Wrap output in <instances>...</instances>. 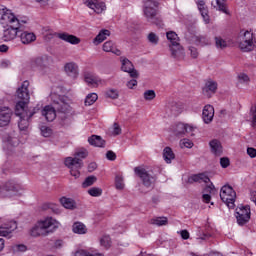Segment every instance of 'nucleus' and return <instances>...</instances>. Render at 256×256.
Returning <instances> with one entry per match:
<instances>
[{"label":"nucleus","instance_id":"f257e3e1","mask_svg":"<svg viewBox=\"0 0 256 256\" xmlns=\"http://www.w3.org/2000/svg\"><path fill=\"white\" fill-rule=\"evenodd\" d=\"M52 106H45L41 111L46 121H55V117H59L61 121L69 119L71 115V105H69V98L55 93L50 95Z\"/></svg>","mask_w":256,"mask_h":256},{"label":"nucleus","instance_id":"f03ea898","mask_svg":"<svg viewBox=\"0 0 256 256\" xmlns=\"http://www.w3.org/2000/svg\"><path fill=\"white\" fill-rule=\"evenodd\" d=\"M0 11H2V21L8 24L7 28L3 31L2 39L4 41H13V39L17 37L18 33L25 31V23H27V21H19L17 16L6 7L0 8Z\"/></svg>","mask_w":256,"mask_h":256},{"label":"nucleus","instance_id":"7ed1b4c3","mask_svg":"<svg viewBox=\"0 0 256 256\" xmlns=\"http://www.w3.org/2000/svg\"><path fill=\"white\" fill-rule=\"evenodd\" d=\"M55 229H59V223L52 217H48L42 221L37 222L30 230L31 237H47L53 233Z\"/></svg>","mask_w":256,"mask_h":256},{"label":"nucleus","instance_id":"20e7f679","mask_svg":"<svg viewBox=\"0 0 256 256\" xmlns=\"http://www.w3.org/2000/svg\"><path fill=\"white\" fill-rule=\"evenodd\" d=\"M41 107H34L33 110L25 109V103L20 102L16 104L15 107V115L20 117V121L18 123V127L20 131H27L29 128V119L35 115L38 111H40Z\"/></svg>","mask_w":256,"mask_h":256},{"label":"nucleus","instance_id":"39448f33","mask_svg":"<svg viewBox=\"0 0 256 256\" xmlns=\"http://www.w3.org/2000/svg\"><path fill=\"white\" fill-rule=\"evenodd\" d=\"M159 3L153 0H146L144 3V17H146L148 23L156 25V27H163V20L158 16L157 10Z\"/></svg>","mask_w":256,"mask_h":256},{"label":"nucleus","instance_id":"423d86ee","mask_svg":"<svg viewBox=\"0 0 256 256\" xmlns=\"http://www.w3.org/2000/svg\"><path fill=\"white\" fill-rule=\"evenodd\" d=\"M237 197V193L233 190V187L230 185H224L220 190V198L228 207V209L235 208V199Z\"/></svg>","mask_w":256,"mask_h":256},{"label":"nucleus","instance_id":"0eeeda50","mask_svg":"<svg viewBox=\"0 0 256 256\" xmlns=\"http://www.w3.org/2000/svg\"><path fill=\"white\" fill-rule=\"evenodd\" d=\"M238 43H239V49L243 53H249V51H253L254 45H253V33L246 31L243 33V35H240L238 37Z\"/></svg>","mask_w":256,"mask_h":256},{"label":"nucleus","instance_id":"6e6552de","mask_svg":"<svg viewBox=\"0 0 256 256\" xmlns=\"http://www.w3.org/2000/svg\"><path fill=\"white\" fill-rule=\"evenodd\" d=\"M65 165L66 167L70 168V175L75 177V179H79V176L81 175L79 169L83 167V160L79 158L67 157L65 159Z\"/></svg>","mask_w":256,"mask_h":256},{"label":"nucleus","instance_id":"1a4fd4ad","mask_svg":"<svg viewBox=\"0 0 256 256\" xmlns=\"http://www.w3.org/2000/svg\"><path fill=\"white\" fill-rule=\"evenodd\" d=\"M236 219L238 225H245L251 219V208L249 206H240L236 208Z\"/></svg>","mask_w":256,"mask_h":256},{"label":"nucleus","instance_id":"9d476101","mask_svg":"<svg viewBox=\"0 0 256 256\" xmlns=\"http://www.w3.org/2000/svg\"><path fill=\"white\" fill-rule=\"evenodd\" d=\"M134 173H136V175L140 177L145 187H153V185L155 184V177L149 175L145 168L136 167L134 168Z\"/></svg>","mask_w":256,"mask_h":256},{"label":"nucleus","instance_id":"9b49d317","mask_svg":"<svg viewBox=\"0 0 256 256\" xmlns=\"http://www.w3.org/2000/svg\"><path fill=\"white\" fill-rule=\"evenodd\" d=\"M16 95L18 97V99H21L22 101H19L18 103H24V109H28L27 108V103H29V81H24L21 85V87H19L17 89Z\"/></svg>","mask_w":256,"mask_h":256},{"label":"nucleus","instance_id":"f8f14e48","mask_svg":"<svg viewBox=\"0 0 256 256\" xmlns=\"http://www.w3.org/2000/svg\"><path fill=\"white\" fill-rule=\"evenodd\" d=\"M121 69L124 73H129L130 77L133 79H137L139 77V72L135 70V66H133V62L128 60L125 57H120Z\"/></svg>","mask_w":256,"mask_h":256},{"label":"nucleus","instance_id":"ddd939ff","mask_svg":"<svg viewBox=\"0 0 256 256\" xmlns=\"http://www.w3.org/2000/svg\"><path fill=\"white\" fill-rule=\"evenodd\" d=\"M13 110L7 106L0 107V127H7L11 123Z\"/></svg>","mask_w":256,"mask_h":256},{"label":"nucleus","instance_id":"4468645a","mask_svg":"<svg viewBox=\"0 0 256 256\" xmlns=\"http://www.w3.org/2000/svg\"><path fill=\"white\" fill-rule=\"evenodd\" d=\"M172 131L174 135L181 137L185 135V133H193V131H195V127L189 124L177 123L172 127Z\"/></svg>","mask_w":256,"mask_h":256},{"label":"nucleus","instance_id":"2eb2a0df","mask_svg":"<svg viewBox=\"0 0 256 256\" xmlns=\"http://www.w3.org/2000/svg\"><path fill=\"white\" fill-rule=\"evenodd\" d=\"M64 71L67 75V77H70V79H77L79 77V65L75 62H68L64 65Z\"/></svg>","mask_w":256,"mask_h":256},{"label":"nucleus","instance_id":"dca6fc26","mask_svg":"<svg viewBox=\"0 0 256 256\" xmlns=\"http://www.w3.org/2000/svg\"><path fill=\"white\" fill-rule=\"evenodd\" d=\"M17 229V222L10 221L8 224H2L0 226V237L11 238V233Z\"/></svg>","mask_w":256,"mask_h":256},{"label":"nucleus","instance_id":"f3484780","mask_svg":"<svg viewBox=\"0 0 256 256\" xmlns=\"http://www.w3.org/2000/svg\"><path fill=\"white\" fill-rule=\"evenodd\" d=\"M85 5L89 7V9H93L95 13H103L107 9L105 2H101L99 0H86Z\"/></svg>","mask_w":256,"mask_h":256},{"label":"nucleus","instance_id":"a211bd4d","mask_svg":"<svg viewBox=\"0 0 256 256\" xmlns=\"http://www.w3.org/2000/svg\"><path fill=\"white\" fill-rule=\"evenodd\" d=\"M191 41L198 47H207L211 45V38L207 35H194L192 36Z\"/></svg>","mask_w":256,"mask_h":256},{"label":"nucleus","instance_id":"6ab92c4d","mask_svg":"<svg viewBox=\"0 0 256 256\" xmlns=\"http://www.w3.org/2000/svg\"><path fill=\"white\" fill-rule=\"evenodd\" d=\"M213 117H215V108L212 105H206L202 111V119L204 123H211L213 121Z\"/></svg>","mask_w":256,"mask_h":256},{"label":"nucleus","instance_id":"aec40b11","mask_svg":"<svg viewBox=\"0 0 256 256\" xmlns=\"http://www.w3.org/2000/svg\"><path fill=\"white\" fill-rule=\"evenodd\" d=\"M32 69H37L38 71H43L47 68V57L39 56L31 60Z\"/></svg>","mask_w":256,"mask_h":256},{"label":"nucleus","instance_id":"412c9836","mask_svg":"<svg viewBox=\"0 0 256 256\" xmlns=\"http://www.w3.org/2000/svg\"><path fill=\"white\" fill-rule=\"evenodd\" d=\"M217 91V82L215 81H208L206 82L204 88L202 89V93L203 95H205V97L211 98L212 95H215Z\"/></svg>","mask_w":256,"mask_h":256},{"label":"nucleus","instance_id":"4be33fe9","mask_svg":"<svg viewBox=\"0 0 256 256\" xmlns=\"http://www.w3.org/2000/svg\"><path fill=\"white\" fill-rule=\"evenodd\" d=\"M103 51L105 53H113L114 55H117V57H121L122 52L117 48V45L113 41H107L103 44Z\"/></svg>","mask_w":256,"mask_h":256},{"label":"nucleus","instance_id":"5701e85b","mask_svg":"<svg viewBox=\"0 0 256 256\" xmlns=\"http://www.w3.org/2000/svg\"><path fill=\"white\" fill-rule=\"evenodd\" d=\"M209 146L211 148V152L216 157H221L223 155V146L221 145V142L217 139L211 140L209 142Z\"/></svg>","mask_w":256,"mask_h":256},{"label":"nucleus","instance_id":"b1692460","mask_svg":"<svg viewBox=\"0 0 256 256\" xmlns=\"http://www.w3.org/2000/svg\"><path fill=\"white\" fill-rule=\"evenodd\" d=\"M170 51L173 59H183V57H185V50H183V46L181 44L170 46Z\"/></svg>","mask_w":256,"mask_h":256},{"label":"nucleus","instance_id":"393cba45","mask_svg":"<svg viewBox=\"0 0 256 256\" xmlns=\"http://www.w3.org/2000/svg\"><path fill=\"white\" fill-rule=\"evenodd\" d=\"M58 38L62 41H66V43H71V45H79V43H81V39L69 33H59Z\"/></svg>","mask_w":256,"mask_h":256},{"label":"nucleus","instance_id":"a878e982","mask_svg":"<svg viewBox=\"0 0 256 256\" xmlns=\"http://www.w3.org/2000/svg\"><path fill=\"white\" fill-rule=\"evenodd\" d=\"M20 39L23 45H29V43H33L37 39V36L33 32L24 31L20 34Z\"/></svg>","mask_w":256,"mask_h":256},{"label":"nucleus","instance_id":"bb28decb","mask_svg":"<svg viewBox=\"0 0 256 256\" xmlns=\"http://www.w3.org/2000/svg\"><path fill=\"white\" fill-rule=\"evenodd\" d=\"M189 183H210L209 179L205 173L195 174L188 179Z\"/></svg>","mask_w":256,"mask_h":256},{"label":"nucleus","instance_id":"cd10ccee","mask_svg":"<svg viewBox=\"0 0 256 256\" xmlns=\"http://www.w3.org/2000/svg\"><path fill=\"white\" fill-rule=\"evenodd\" d=\"M88 143H90L93 147H105V140L98 135H92L89 137Z\"/></svg>","mask_w":256,"mask_h":256},{"label":"nucleus","instance_id":"c85d7f7f","mask_svg":"<svg viewBox=\"0 0 256 256\" xmlns=\"http://www.w3.org/2000/svg\"><path fill=\"white\" fill-rule=\"evenodd\" d=\"M168 109H169L171 115L177 116L183 112V104L177 103V102H172L168 105Z\"/></svg>","mask_w":256,"mask_h":256},{"label":"nucleus","instance_id":"c756f323","mask_svg":"<svg viewBox=\"0 0 256 256\" xmlns=\"http://www.w3.org/2000/svg\"><path fill=\"white\" fill-rule=\"evenodd\" d=\"M60 203L62 206H64L65 209H77V203L71 198L62 197L60 199Z\"/></svg>","mask_w":256,"mask_h":256},{"label":"nucleus","instance_id":"7c9ffc66","mask_svg":"<svg viewBox=\"0 0 256 256\" xmlns=\"http://www.w3.org/2000/svg\"><path fill=\"white\" fill-rule=\"evenodd\" d=\"M109 35H111V32L109 30L100 31L99 34L94 39V44L99 45L100 43H103V41L107 39Z\"/></svg>","mask_w":256,"mask_h":256},{"label":"nucleus","instance_id":"2f4dec72","mask_svg":"<svg viewBox=\"0 0 256 256\" xmlns=\"http://www.w3.org/2000/svg\"><path fill=\"white\" fill-rule=\"evenodd\" d=\"M73 232L78 233V235H85L87 233V227L81 222H76L73 224Z\"/></svg>","mask_w":256,"mask_h":256},{"label":"nucleus","instance_id":"473e14b6","mask_svg":"<svg viewBox=\"0 0 256 256\" xmlns=\"http://www.w3.org/2000/svg\"><path fill=\"white\" fill-rule=\"evenodd\" d=\"M151 225H157V227H163L169 223L167 217H155L150 220Z\"/></svg>","mask_w":256,"mask_h":256},{"label":"nucleus","instance_id":"72a5a7b5","mask_svg":"<svg viewBox=\"0 0 256 256\" xmlns=\"http://www.w3.org/2000/svg\"><path fill=\"white\" fill-rule=\"evenodd\" d=\"M163 157L166 163H171V161L175 159V153H173V150L171 149V147L164 148Z\"/></svg>","mask_w":256,"mask_h":256},{"label":"nucleus","instance_id":"f704fd0d","mask_svg":"<svg viewBox=\"0 0 256 256\" xmlns=\"http://www.w3.org/2000/svg\"><path fill=\"white\" fill-rule=\"evenodd\" d=\"M214 9L225 13V15H229V10L227 9V4H225V0H216V5H214Z\"/></svg>","mask_w":256,"mask_h":256},{"label":"nucleus","instance_id":"c9c22d12","mask_svg":"<svg viewBox=\"0 0 256 256\" xmlns=\"http://www.w3.org/2000/svg\"><path fill=\"white\" fill-rule=\"evenodd\" d=\"M84 80L85 83H87V85H89L90 87H97V78L95 77V75L91 73H86L84 75Z\"/></svg>","mask_w":256,"mask_h":256},{"label":"nucleus","instance_id":"e433bc0d","mask_svg":"<svg viewBox=\"0 0 256 256\" xmlns=\"http://www.w3.org/2000/svg\"><path fill=\"white\" fill-rule=\"evenodd\" d=\"M166 37H167L168 41H170V43H171L170 46L179 45V36L177 35V33L173 32V31L167 32Z\"/></svg>","mask_w":256,"mask_h":256},{"label":"nucleus","instance_id":"4c0bfd02","mask_svg":"<svg viewBox=\"0 0 256 256\" xmlns=\"http://www.w3.org/2000/svg\"><path fill=\"white\" fill-rule=\"evenodd\" d=\"M215 45L218 49H227V41L221 38V36L214 37Z\"/></svg>","mask_w":256,"mask_h":256},{"label":"nucleus","instance_id":"58836bf2","mask_svg":"<svg viewBox=\"0 0 256 256\" xmlns=\"http://www.w3.org/2000/svg\"><path fill=\"white\" fill-rule=\"evenodd\" d=\"M97 99H99V96H97V93H91L86 96L84 103L86 106L89 107V106L93 105V103H95V101H97Z\"/></svg>","mask_w":256,"mask_h":256},{"label":"nucleus","instance_id":"ea45409f","mask_svg":"<svg viewBox=\"0 0 256 256\" xmlns=\"http://www.w3.org/2000/svg\"><path fill=\"white\" fill-rule=\"evenodd\" d=\"M27 246L25 244H15L12 246V253H25Z\"/></svg>","mask_w":256,"mask_h":256},{"label":"nucleus","instance_id":"a19ab883","mask_svg":"<svg viewBox=\"0 0 256 256\" xmlns=\"http://www.w3.org/2000/svg\"><path fill=\"white\" fill-rule=\"evenodd\" d=\"M95 181H97V177L95 176H89L87 177L84 182L82 183V187L84 189H86V187H91V185H93V183H95Z\"/></svg>","mask_w":256,"mask_h":256},{"label":"nucleus","instance_id":"79ce46f5","mask_svg":"<svg viewBox=\"0 0 256 256\" xmlns=\"http://www.w3.org/2000/svg\"><path fill=\"white\" fill-rule=\"evenodd\" d=\"M44 209H50L56 215H59V213H61V210L59 209V206L56 205V204H53V203L45 204Z\"/></svg>","mask_w":256,"mask_h":256},{"label":"nucleus","instance_id":"37998d69","mask_svg":"<svg viewBox=\"0 0 256 256\" xmlns=\"http://www.w3.org/2000/svg\"><path fill=\"white\" fill-rule=\"evenodd\" d=\"M108 99H118L119 98V91L115 89H109L105 93Z\"/></svg>","mask_w":256,"mask_h":256},{"label":"nucleus","instance_id":"c03bdc74","mask_svg":"<svg viewBox=\"0 0 256 256\" xmlns=\"http://www.w3.org/2000/svg\"><path fill=\"white\" fill-rule=\"evenodd\" d=\"M147 39L152 45H157L159 43V36L153 32L148 34Z\"/></svg>","mask_w":256,"mask_h":256},{"label":"nucleus","instance_id":"a18cd8bd","mask_svg":"<svg viewBox=\"0 0 256 256\" xmlns=\"http://www.w3.org/2000/svg\"><path fill=\"white\" fill-rule=\"evenodd\" d=\"M100 244L102 247H105V249H109V247H111V237L103 236L100 239Z\"/></svg>","mask_w":256,"mask_h":256},{"label":"nucleus","instance_id":"49530a36","mask_svg":"<svg viewBox=\"0 0 256 256\" xmlns=\"http://www.w3.org/2000/svg\"><path fill=\"white\" fill-rule=\"evenodd\" d=\"M6 142L8 143V145H11L12 147H17V145H19V139L17 137H13V136H7L5 138Z\"/></svg>","mask_w":256,"mask_h":256},{"label":"nucleus","instance_id":"de8ad7c7","mask_svg":"<svg viewBox=\"0 0 256 256\" xmlns=\"http://www.w3.org/2000/svg\"><path fill=\"white\" fill-rule=\"evenodd\" d=\"M88 193L91 195V197H100V195L103 193V190L101 188L93 187L88 190Z\"/></svg>","mask_w":256,"mask_h":256},{"label":"nucleus","instance_id":"09e8293b","mask_svg":"<svg viewBox=\"0 0 256 256\" xmlns=\"http://www.w3.org/2000/svg\"><path fill=\"white\" fill-rule=\"evenodd\" d=\"M115 185H116V189H119V190L124 189L125 184L123 183V177L122 176L117 175L115 177Z\"/></svg>","mask_w":256,"mask_h":256},{"label":"nucleus","instance_id":"8fccbe9b","mask_svg":"<svg viewBox=\"0 0 256 256\" xmlns=\"http://www.w3.org/2000/svg\"><path fill=\"white\" fill-rule=\"evenodd\" d=\"M180 147H181V149H184V147L186 149H191V147H193V142L189 139H182L180 141Z\"/></svg>","mask_w":256,"mask_h":256},{"label":"nucleus","instance_id":"3c124183","mask_svg":"<svg viewBox=\"0 0 256 256\" xmlns=\"http://www.w3.org/2000/svg\"><path fill=\"white\" fill-rule=\"evenodd\" d=\"M41 130V135L43 137H51L53 130H51V128L47 127V126H41L40 128Z\"/></svg>","mask_w":256,"mask_h":256},{"label":"nucleus","instance_id":"603ef678","mask_svg":"<svg viewBox=\"0 0 256 256\" xmlns=\"http://www.w3.org/2000/svg\"><path fill=\"white\" fill-rule=\"evenodd\" d=\"M155 97V91L154 90H147L144 92V99L146 101H153V98Z\"/></svg>","mask_w":256,"mask_h":256},{"label":"nucleus","instance_id":"864d4df0","mask_svg":"<svg viewBox=\"0 0 256 256\" xmlns=\"http://www.w3.org/2000/svg\"><path fill=\"white\" fill-rule=\"evenodd\" d=\"M238 81L239 83H249L250 79L249 76L245 73H240L238 75Z\"/></svg>","mask_w":256,"mask_h":256},{"label":"nucleus","instance_id":"5fc2aeb1","mask_svg":"<svg viewBox=\"0 0 256 256\" xmlns=\"http://www.w3.org/2000/svg\"><path fill=\"white\" fill-rule=\"evenodd\" d=\"M199 11H200L205 23L209 24V14H208L209 11L206 8H202Z\"/></svg>","mask_w":256,"mask_h":256},{"label":"nucleus","instance_id":"6e6d98bb","mask_svg":"<svg viewBox=\"0 0 256 256\" xmlns=\"http://www.w3.org/2000/svg\"><path fill=\"white\" fill-rule=\"evenodd\" d=\"M220 165L223 169H227V167L231 165V162L229 161V158L223 157L220 159Z\"/></svg>","mask_w":256,"mask_h":256},{"label":"nucleus","instance_id":"4d7b16f0","mask_svg":"<svg viewBox=\"0 0 256 256\" xmlns=\"http://www.w3.org/2000/svg\"><path fill=\"white\" fill-rule=\"evenodd\" d=\"M87 155H89V152H87V150H82L80 152H76L74 159H79V157L80 159H85Z\"/></svg>","mask_w":256,"mask_h":256},{"label":"nucleus","instance_id":"13d9d810","mask_svg":"<svg viewBox=\"0 0 256 256\" xmlns=\"http://www.w3.org/2000/svg\"><path fill=\"white\" fill-rule=\"evenodd\" d=\"M189 51L192 59H197V57H199V52L197 51V48L190 46Z\"/></svg>","mask_w":256,"mask_h":256},{"label":"nucleus","instance_id":"bf43d9fd","mask_svg":"<svg viewBox=\"0 0 256 256\" xmlns=\"http://www.w3.org/2000/svg\"><path fill=\"white\" fill-rule=\"evenodd\" d=\"M106 158L108 159V161H115V159H117V154H115V152L109 150L106 153Z\"/></svg>","mask_w":256,"mask_h":256},{"label":"nucleus","instance_id":"052dcab7","mask_svg":"<svg viewBox=\"0 0 256 256\" xmlns=\"http://www.w3.org/2000/svg\"><path fill=\"white\" fill-rule=\"evenodd\" d=\"M19 191H24L23 186L21 184L14 183V186H12V193H19Z\"/></svg>","mask_w":256,"mask_h":256},{"label":"nucleus","instance_id":"680f3d73","mask_svg":"<svg viewBox=\"0 0 256 256\" xmlns=\"http://www.w3.org/2000/svg\"><path fill=\"white\" fill-rule=\"evenodd\" d=\"M14 185H15V181H8V182L5 183L4 189L6 191H13Z\"/></svg>","mask_w":256,"mask_h":256},{"label":"nucleus","instance_id":"e2e57ef3","mask_svg":"<svg viewBox=\"0 0 256 256\" xmlns=\"http://www.w3.org/2000/svg\"><path fill=\"white\" fill-rule=\"evenodd\" d=\"M247 155H249L251 159H254V157H256V149L253 147L247 148Z\"/></svg>","mask_w":256,"mask_h":256},{"label":"nucleus","instance_id":"0e129e2a","mask_svg":"<svg viewBox=\"0 0 256 256\" xmlns=\"http://www.w3.org/2000/svg\"><path fill=\"white\" fill-rule=\"evenodd\" d=\"M113 135H121V126L117 123H114L113 125Z\"/></svg>","mask_w":256,"mask_h":256},{"label":"nucleus","instance_id":"69168bd1","mask_svg":"<svg viewBox=\"0 0 256 256\" xmlns=\"http://www.w3.org/2000/svg\"><path fill=\"white\" fill-rule=\"evenodd\" d=\"M204 191L205 193H215V186L213 185V183H210L205 187Z\"/></svg>","mask_w":256,"mask_h":256},{"label":"nucleus","instance_id":"338daca9","mask_svg":"<svg viewBox=\"0 0 256 256\" xmlns=\"http://www.w3.org/2000/svg\"><path fill=\"white\" fill-rule=\"evenodd\" d=\"M126 85H127L128 89H133L134 87H137V80L132 79V80L128 81Z\"/></svg>","mask_w":256,"mask_h":256},{"label":"nucleus","instance_id":"774afa93","mask_svg":"<svg viewBox=\"0 0 256 256\" xmlns=\"http://www.w3.org/2000/svg\"><path fill=\"white\" fill-rule=\"evenodd\" d=\"M89 254L85 250H78L75 252L74 256H88Z\"/></svg>","mask_w":256,"mask_h":256}]
</instances>
